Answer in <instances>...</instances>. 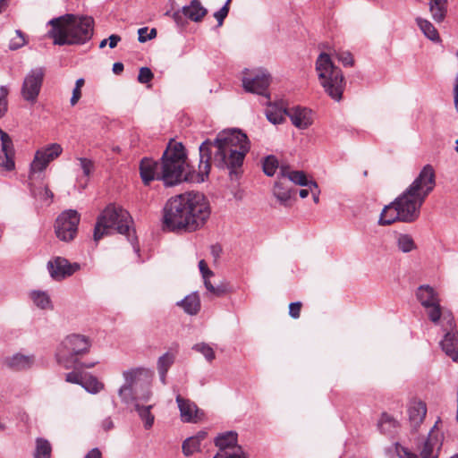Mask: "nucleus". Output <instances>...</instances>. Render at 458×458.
I'll return each mask as SVG.
<instances>
[{
	"mask_svg": "<svg viewBox=\"0 0 458 458\" xmlns=\"http://www.w3.org/2000/svg\"><path fill=\"white\" fill-rule=\"evenodd\" d=\"M84 458H102V454L98 448H92Z\"/></svg>",
	"mask_w": 458,
	"mask_h": 458,
	"instance_id": "59",
	"label": "nucleus"
},
{
	"mask_svg": "<svg viewBox=\"0 0 458 458\" xmlns=\"http://www.w3.org/2000/svg\"><path fill=\"white\" fill-rule=\"evenodd\" d=\"M429 12L436 22H442L447 13V0H428Z\"/></svg>",
	"mask_w": 458,
	"mask_h": 458,
	"instance_id": "32",
	"label": "nucleus"
},
{
	"mask_svg": "<svg viewBox=\"0 0 458 458\" xmlns=\"http://www.w3.org/2000/svg\"><path fill=\"white\" fill-rule=\"evenodd\" d=\"M424 309L426 310L427 315L432 323L437 325L440 318H443L444 319L447 320V324L449 325L450 328H454V318L451 314H447L442 310L440 301H437L436 303L434 302L433 304H430V306L425 307Z\"/></svg>",
	"mask_w": 458,
	"mask_h": 458,
	"instance_id": "25",
	"label": "nucleus"
},
{
	"mask_svg": "<svg viewBox=\"0 0 458 458\" xmlns=\"http://www.w3.org/2000/svg\"><path fill=\"white\" fill-rule=\"evenodd\" d=\"M16 34L18 35V38H13L11 40L9 47L12 50H16L25 44V39L21 30H16Z\"/></svg>",
	"mask_w": 458,
	"mask_h": 458,
	"instance_id": "51",
	"label": "nucleus"
},
{
	"mask_svg": "<svg viewBox=\"0 0 458 458\" xmlns=\"http://www.w3.org/2000/svg\"><path fill=\"white\" fill-rule=\"evenodd\" d=\"M301 309V303L300 301L292 302L289 305V315L293 318H298L300 317Z\"/></svg>",
	"mask_w": 458,
	"mask_h": 458,
	"instance_id": "52",
	"label": "nucleus"
},
{
	"mask_svg": "<svg viewBox=\"0 0 458 458\" xmlns=\"http://www.w3.org/2000/svg\"><path fill=\"white\" fill-rule=\"evenodd\" d=\"M66 381L70 383H74L81 386V382H83V378L81 376L76 372H70L66 374Z\"/></svg>",
	"mask_w": 458,
	"mask_h": 458,
	"instance_id": "54",
	"label": "nucleus"
},
{
	"mask_svg": "<svg viewBox=\"0 0 458 458\" xmlns=\"http://www.w3.org/2000/svg\"><path fill=\"white\" fill-rule=\"evenodd\" d=\"M242 81L245 91L269 98L267 89L271 76L266 70L258 69L252 72L246 70Z\"/></svg>",
	"mask_w": 458,
	"mask_h": 458,
	"instance_id": "10",
	"label": "nucleus"
},
{
	"mask_svg": "<svg viewBox=\"0 0 458 458\" xmlns=\"http://www.w3.org/2000/svg\"><path fill=\"white\" fill-rule=\"evenodd\" d=\"M13 142L9 135L0 129V172H10L15 167Z\"/></svg>",
	"mask_w": 458,
	"mask_h": 458,
	"instance_id": "14",
	"label": "nucleus"
},
{
	"mask_svg": "<svg viewBox=\"0 0 458 458\" xmlns=\"http://www.w3.org/2000/svg\"><path fill=\"white\" fill-rule=\"evenodd\" d=\"M416 23L421 32L430 40L438 41L439 35L436 28L433 24L428 20L422 19L420 17L416 18Z\"/></svg>",
	"mask_w": 458,
	"mask_h": 458,
	"instance_id": "36",
	"label": "nucleus"
},
{
	"mask_svg": "<svg viewBox=\"0 0 458 458\" xmlns=\"http://www.w3.org/2000/svg\"><path fill=\"white\" fill-rule=\"evenodd\" d=\"M436 426L429 431L428 436L423 443L420 456L421 458H437L442 446V436L435 430Z\"/></svg>",
	"mask_w": 458,
	"mask_h": 458,
	"instance_id": "18",
	"label": "nucleus"
},
{
	"mask_svg": "<svg viewBox=\"0 0 458 458\" xmlns=\"http://www.w3.org/2000/svg\"><path fill=\"white\" fill-rule=\"evenodd\" d=\"M397 426V421L386 413L382 414L378 421V428L384 434L392 433Z\"/></svg>",
	"mask_w": 458,
	"mask_h": 458,
	"instance_id": "40",
	"label": "nucleus"
},
{
	"mask_svg": "<svg viewBox=\"0 0 458 458\" xmlns=\"http://www.w3.org/2000/svg\"><path fill=\"white\" fill-rule=\"evenodd\" d=\"M435 185L434 168L426 165L412 183L394 199L401 213V222L411 223L420 216V208Z\"/></svg>",
	"mask_w": 458,
	"mask_h": 458,
	"instance_id": "3",
	"label": "nucleus"
},
{
	"mask_svg": "<svg viewBox=\"0 0 458 458\" xmlns=\"http://www.w3.org/2000/svg\"><path fill=\"white\" fill-rule=\"evenodd\" d=\"M81 98V89L74 88L72 89V95L70 99L71 106H75Z\"/></svg>",
	"mask_w": 458,
	"mask_h": 458,
	"instance_id": "56",
	"label": "nucleus"
},
{
	"mask_svg": "<svg viewBox=\"0 0 458 458\" xmlns=\"http://www.w3.org/2000/svg\"><path fill=\"white\" fill-rule=\"evenodd\" d=\"M292 188L288 182H276L273 189L274 196L284 205H286L292 196Z\"/></svg>",
	"mask_w": 458,
	"mask_h": 458,
	"instance_id": "35",
	"label": "nucleus"
},
{
	"mask_svg": "<svg viewBox=\"0 0 458 458\" xmlns=\"http://www.w3.org/2000/svg\"><path fill=\"white\" fill-rule=\"evenodd\" d=\"M148 401L132 400L134 409L137 411L140 419L142 420L144 428L149 429L154 425L155 416L151 412L154 404H145Z\"/></svg>",
	"mask_w": 458,
	"mask_h": 458,
	"instance_id": "22",
	"label": "nucleus"
},
{
	"mask_svg": "<svg viewBox=\"0 0 458 458\" xmlns=\"http://www.w3.org/2000/svg\"><path fill=\"white\" fill-rule=\"evenodd\" d=\"M47 269L53 279L61 281L80 270L81 265L76 262L70 263L64 258L56 257L47 262Z\"/></svg>",
	"mask_w": 458,
	"mask_h": 458,
	"instance_id": "13",
	"label": "nucleus"
},
{
	"mask_svg": "<svg viewBox=\"0 0 458 458\" xmlns=\"http://www.w3.org/2000/svg\"><path fill=\"white\" fill-rule=\"evenodd\" d=\"M278 168V161L274 156H268L263 162V171L267 176H273Z\"/></svg>",
	"mask_w": 458,
	"mask_h": 458,
	"instance_id": "44",
	"label": "nucleus"
},
{
	"mask_svg": "<svg viewBox=\"0 0 458 458\" xmlns=\"http://www.w3.org/2000/svg\"><path fill=\"white\" fill-rule=\"evenodd\" d=\"M229 4H230V0H226V2L224 4V6L220 10H218L217 12H216L214 13V17L217 21L218 26H221L223 24L224 20L228 15Z\"/></svg>",
	"mask_w": 458,
	"mask_h": 458,
	"instance_id": "48",
	"label": "nucleus"
},
{
	"mask_svg": "<svg viewBox=\"0 0 458 458\" xmlns=\"http://www.w3.org/2000/svg\"><path fill=\"white\" fill-rule=\"evenodd\" d=\"M9 89L7 86H0V118H2L7 111L8 100L7 96Z\"/></svg>",
	"mask_w": 458,
	"mask_h": 458,
	"instance_id": "45",
	"label": "nucleus"
},
{
	"mask_svg": "<svg viewBox=\"0 0 458 458\" xmlns=\"http://www.w3.org/2000/svg\"><path fill=\"white\" fill-rule=\"evenodd\" d=\"M238 434L235 431H226L219 434L215 438V445L219 449L217 454L232 452L236 447H242L237 444Z\"/></svg>",
	"mask_w": 458,
	"mask_h": 458,
	"instance_id": "20",
	"label": "nucleus"
},
{
	"mask_svg": "<svg viewBox=\"0 0 458 458\" xmlns=\"http://www.w3.org/2000/svg\"><path fill=\"white\" fill-rule=\"evenodd\" d=\"M280 174L284 178H287L290 182L304 187H310V182L307 179L306 174L302 171H291L286 166H281Z\"/></svg>",
	"mask_w": 458,
	"mask_h": 458,
	"instance_id": "31",
	"label": "nucleus"
},
{
	"mask_svg": "<svg viewBox=\"0 0 458 458\" xmlns=\"http://www.w3.org/2000/svg\"><path fill=\"white\" fill-rule=\"evenodd\" d=\"M192 437H194L196 440L198 439V442L201 444V442L207 437V432L203 430L199 431L197 434L192 436Z\"/></svg>",
	"mask_w": 458,
	"mask_h": 458,
	"instance_id": "61",
	"label": "nucleus"
},
{
	"mask_svg": "<svg viewBox=\"0 0 458 458\" xmlns=\"http://www.w3.org/2000/svg\"><path fill=\"white\" fill-rule=\"evenodd\" d=\"M456 56L458 57V51L456 52ZM454 102L455 108L458 112V72H457V75L455 78V84L454 87Z\"/></svg>",
	"mask_w": 458,
	"mask_h": 458,
	"instance_id": "57",
	"label": "nucleus"
},
{
	"mask_svg": "<svg viewBox=\"0 0 458 458\" xmlns=\"http://www.w3.org/2000/svg\"><path fill=\"white\" fill-rule=\"evenodd\" d=\"M108 45L110 48H114L121 41V37L116 34H112L108 38Z\"/></svg>",
	"mask_w": 458,
	"mask_h": 458,
	"instance_id": "58",
	"label": "nucleus"
},
{
	"mask_svg": "<svg viewBox=\"0 0 458 458\" xmlns=\"http://www.w3.org/2000/svg\"><path fill=\"white\" fill-rule=\"evenodd\" d=\"M395 221H401V213L394 200L383 208L378 224L380 225H389Z\"/></svg>",
	"mask_w": 458,
	"mask_h": 458,
	"instance_id": "29",
	"label": "nucleus"
},
{
	"mask_svg": "<svg viewBox=\"0 0 458 458\" xmlns=\"http://www.w3.org/2000/svg\"><path fill=\"white\" fill-rule=\"evenodd\" d=\"M213 458H248V454L242 447H236L232 452L216 454Z\"/></svg>",
	"mask_w": 458,
	"mask_h": 458,
	"instance_id": "47",
	"label": "nucleus"
},
{
	"mask_svg": "<svg viewBox=\"0 0 458 458\" xmlns=\"http://www.w3.org/2000/svg\"><path fill=\"white\" fill-rule=\"evenodd\" d=\"M336 58L344 65V66H352L353 65V57L350 52L343 51V52H335Z\"/></svg>",
	"mask_w": 458,
	"mask_h": 458,
	"instance_id": "49",
	"label": "nucleus"
},
{
	"mask_svg": "<svg viewBox=\"0 0 458 458\" xmlns=\"http://www.w3.org/2000/svg\"><path fill=\"white\" fill-rule=\"evenodd\" d=\"M176 304L189 315H196L200 310V301L197 293L187 295Z\"/></svg>",
	"mask_w": 458,
	"mask_h": 458,
	"instance_id": "30",
	"label": "nucleus"
},
{
	"mask_svg": "<svg viewBox=\"0 0 458 458\" xmlns=\"http://www.w3.org/2000/svg\"><path fill=\"white\" fill-rule=\"evenodd\" d=\"M182 13L185 17L198 22L202 20L208 11L199 0H192L189 5L182 7Z\"/></svg>",
	"mask_w": 458,
	"mask_h": 458,
	"instance_id": "28",
	"label": "nucleus"
},
{
	"mask_svg": "<svg viewBox=\"0 0 458 458\" xmlns=\"http://www.w3.org/2000/svg\"><path fill=\"white\" fill-rule=\"evenodd\" d=\"M138 40L140 43H144L147 40L153 39L157 37V30L151 29L148 30L147 27H143L138 30Z\"/></svg>",
	"mask_w": 458,
	"mask_h": 458,
	"instance_id": "46",
	"label": "nucleus"
},
{
	"mask_svg": "<svg viewBox=\"0 0 458 458\" xmlns=\"http://www.w3.org/2000/svg\"><path fill=\"white\" fill-rule=\"evenodd\" d=\"M211 208L206 196L199 191H187L172 197L164 208V225L172 232H195L208 220Z\"/></svg>",
	"mask_w": 458,
	"mask_h": 458,
	"instance_id": "2",
	"label": "nucleus"
},
{
	"mask_svg": "<svg viewBox=\"0 0 458 458\" xmlns=\"http://www.w3.org/2000/svg\"><path fill=\"white\" fill-rule=\"evenodd\" d=\"M288 108L283 102L269 103L265 110L267 119L273 124H281L285 121Z\"/></svg>",
	"mask_w": 458,
	"mask_h": 458,
	"instance_id": "23",
	"label": "nucleus"
},
{
	"mask_svg": "<svg viewBox=\"0 0 458 458\" xmlns=\"http://www.w3.org/2000/svg\"><path fill=\"white\" fill-rule=\"evenodd\" d=\"M140 174L145 185L154 180H161V164L152 158L144 157L140 164Z\"/></svg>",
	"mask_w": 458,
	"mask_h": 458,
	"instance_id": "17",
	"label": "nucleus"
},
{
	"mask_svg": "<svg viewBox=\"0 0 458 458\" xmlns=\"http://www.w3.org/2000/svg\"><path fill=\"white\" fill-rule=\"evenodd\" d=\"M287 116L292 123L300 130H305L313 123V114L310 109L302 106L288 108Z\"/></svg>",
	"mask_w": 458,
	"mask_h": 458,
	"instance_id": "16",
	"label": "nucleus"
},
{
	"mask_svg": "<svg viewBox=\"0 0 458 458\" xmlns=\"http://www.w3.org/2000/svg\"><path fill=\"white\" fill-rule=\"evenodd\" d=\"M62 151L63 148L57 143H52L38 150L30 165V180H33L37 174H40L44 171L52 160L62 154Z\"/></svg>",
	"mask_w": 458,
	"mask_h": 458,
	"instance_id": "12",
	"label": "nucleus"
},
{
	"mask_svg": "<svg viewBox=\"0 0 458 458\" xmlns=\"http://www.w3.org/2000/svg\"><path fill=\"white\" fill-rule=\"evenodd\" d=\"M113 427H114V425H113V421L111 420V419H110V418H107V419H106V420L103 421V428H104L106 430H109V429H111Z\"/></svg>",
	"mask_w": 458,
	"mask_h": 458,
	"instance_id": "63",
	"label": "nucleus"
},
{
	"mask_svg": "<svg viewBox=\"0 0 458 458\" xmlns=\"http://www.w3.org/2000/svg\"><path fill=\"white\" fill-rule=\"evenodd\" d=\"M35 363L33 355L15 353L4 360V364L11 369L20 371L30 369Z\"/></svg>",
	"mask_w": 458,
	"mask_h": 458,
	"instance_id": "21",
	"label": "nucleus"
},
{
	"mask_svg": "<svg viewBox=\"0 0 458 458\" xmlns=\"http://www.w3.org/2000/svg\"><path fill=\"white\" fill-rule=\"evenodd\" d=\"M78 165L82 170V173L86 178H89L94 169V163L92 160L86 157H78ZM88 182V179L81 184L82 188H85Z\"/></svg>",
	"mask_w": 458,
	"mask_h": 458,
	"instance_id": "42",
	"label": "nucleus"
},
{
	"mask_svg": "<svg viewBox=\"0 0 458 458\" xmlns=\"http://www.w3.org/2000/svg\"><path fill=\"white\" fill-rule=\"evenodd\" d=\"M199 271L202 275L204 284L206 289L215 296H221L226 293V287L223 284L214 286L210 281L209 277L213 276V272L208 267L205 260H200L199 262Z\"/></svg>",
	"mask_w": 458,
	"mask_h": 458,
	"instance_id": "26",
	"label": "nucleus"
},
{
	"mask_svg": "<svg viewBox=\"0 0 458 458\" xmlns=\"http://www.w3.org/2000/svg\"><path fill=\"white\" fill-rule=\"evenodd\" d=\"M53 197H54L53 192L49 189L45 188L44 189L43 199H52Z\"/></svg>",
	"mask_w": 458,
	"mask_h": 458,
	"instance_id": "64",
	"label": "nucleus"
},
{
	"mask_svg": "<svg viewBox=\"0 0 458 458\" xmlns=\"http://www.w3.org/2000/svg\"><path fill=\"white\" fill-rule=\"evenodd\" d=\"M81 386L90 394H98L104 388V384L98 381V379L95 377H89L88 378H83V382H81Z\"/></svg>",
	"mask_w": 458,
	"mask_h": 458,
	"instance_id": "41",
	"label": "nucleus"
},
{
	"mask_svg": "<svg viewBox=\"0 0 458 458\" xmlns=\"http://www.w3.org/2000/svg\"><path fill=\"white\" fill-rule=\"evenodd\" d=\"M200 446L201 444L198 442V439L196 440L192 437H187L182 445V454L187 457L191 456L194 454L200 452Z\"/></svg>",
	"mask_w": 458,
	"mask_h": 458,
	"instance_id": "39",
	"label": "nucleus"
},
{
	"mask_svg": "<svg viewBox=\"0 0 458 458\" xmlns=\"http://www.w3.org/2000/svg\"><path fill=\"white\" fill-rule=\"evenodd\" d=\"M30 298L41 310H51L53 308L51 299L47 292L33 290L30 293Z\"/></svg>",
	"mask_w": 458,
	"mask_h": 458,
	"instance_id": "34",
	"label": "nucleus"
},
{
	"mask_svg": "<svg viewBox=\"0 0 458 458\" xmlns=\"http://www.w3.org/2000/svg\"><path fill=\"white\" fill-rule=\"evenodd\" d=\"M427 414V405L421 400H412L408 406L409 420L412 428H416L424 421Z\"/></svg>",
	"mask_w": 458,
	"mask_h": 458,
	"instance_id": "19",
	"label": "nucleus"
},
{
	"mask_svg": "<svg viewBox=\"0 0 458 458\" xmlns=\"http://www.w3.org/2000/svg\"><path fill=\"white\" fill-rule=\"evenodd\" d=\"M153 78V72L148 67H141L139 72L138 81L140 83H147Z\"/></svg>",
	"mask_w": 458,
	"mask_h": 458,
	"instance_id": "50",
	"label": "nucleus"
},
{
	"mask_svg": "<svg viewBox=\"0 0 458 458\" xmlns=\"http://www.w3.org/2000/svg\"><path fill=\"white\" fill-rule=\"evenodd\" d=\"M176 403L183 422L196 423L202 420L204 413L194 403L182 398L180 394L176 396Z\"/></svg>",
	"mask_w": 458,
	"mask_h": 458,
	"instance_id": "15",
	"label": "nucleus"
},
{
	"mask_svg": "<svg viewBox=\"0 0 458 458\" xmlns=\"http://www.w3.org/2000/svg\"><path fill=\"white\" fill-rule=\"evenodd\" d=\"M132 218L129 212L114 204L108 205L98 216L94 228V241L98 242L105 235L116 232L127 236L135 251H139L134 231L131 233Z\"/></svg>",
	"mask_w": 458,
	"mask_h": 458,
	"instance_id": "5",
	"label": "nucleus"
},
{
	"mask_svg": "<svg viewBox=\"0 0 458 458\" xmlns=\"http://www.w3.org/2000/svg\"><path fill=\"white\" fill-rule=\"evenodd\" d=\"M51 453L52 447L47 439L41 437L36 439L34 458H51Z\"/></svg>",
	"mask_w": 458,
	"mask_h": 458,
	"instance_id": "37",
	"label": "nucleus"
},
{
	"mask_svg": "<svg viewBox=\"0 0 458 458\" xmlns=\"http://www.w3.org/2000/svg\"><path fill=\"white\" fill-rule=\"evenodd\" d=\"M153 371L138 367L123 372L124 383L118 390L122 402L130 403L132 400L149 401L152 396L151 384Z\"/></svg>",
	"mask_w": 458,
	"mask_h": 458,
	"instance_id": "6",
	"label": "nucleus"
},
{
	"mask_svg": "<svg viewBox=\"0 0 458 458\" xmlns=\"http://www.w3.org/2000/svg\"><path fill=\"white\" fill-rule=\"evenodd\" d=\"M45 74L44 67L32 68L26 73L21 87V96L23 100L31 105L38 101Z\"/></svg>",
	"mask_w": 458,
	"mask_h": 458,
	"instance_id": "9",
	"label": "nucleus"
},
{
	"mask_svg": "<svg viewBox=\"0 0 458 458\" xmlns=\"http://www.w3.org/2000/svg\"><path fill=\"white\" fill-rule=\"evenodd\" d=\"M440 345L445 353L454 361H458V333L454 331L447 332Z\"/></svg>",
	"mask_w": 458,
	"mask_h": 458,
	"instance_id": "24",
	"label": "nucleus"
},
{
	"mask_svg": "<svg viewBox=\"0 0 458 458\" xmlns=\"http://www.w3.org/2000/svg\"><path fill=\"white\" fill-rule=\"evenodd\" d=\"M192 349L200 352L208 361H212L215 359L213 348L206 343L196 344L192 346Z\"/></svg>",
	"mask_w": 458,
	"mask_h": 458,
	"instance_id": "43",
	"label": "nucleus"
},
{
	"mask_svg": "<svg viewBox=\"0 0 458 458\" xmlns=\"http://www.w3.org/2000/svg\"><path fill=\"white\" fill-rule=\"evenodd\" d=\"M184 17H185V15L182 13V9L174 12L173 14V19L178 26L184 25V23H185Z\"/></svg>",
	"mask_w": 458,
	"mask_h": 458,
	"instance_id": "55",
	"label": "nucleus"
},
{
	"mask_svg": "<svg viewBox=\"0 0 458 458\" xmlns=\"http://www.w3.org/2000/svg\"><path fill=\"white\" fill-rule=\"evenodd\" d=\"M316 72L325 91L339 101L344 89V78L340 68L335 66L327 53H321L316 60Z\"/></svg>",
	"mask_w": 458,
	"mask_h": 458,
	"instance_id": "7",
	"label": "nucleus"
},
{
	"mask_svg": "<svg viewBox=\"0 0 458 458\" xmlns=\"http://www.w3.org/2000/svg\"><path fill=\"white\" fill-rule=\"evenodd\" d=\"M123 71V64L122 63H114L113 65V72L116 74Z\"/></svg>",
	"mask_w": 458,
	"mask_h": 458,
	"instance_id": "62",
	"label": "nucleus"
},
{
	"mask_svg": "<svg viewBox=\"0 0 458 458\" xmlns=\"http://www.w3.org/2000/svg\"><path fill=\"white\" fill-rule=\"evenodd\" d=\"M396 244L402 252L407 253L416 248V244L410 234L399 233L396 236Z\"/></svg>",
	"mask_w": 458,
	"mask_h": 458,
	"instance_id": "38",
	"label": "nucleus"
},
{
	"mask_svg": "<svg viewBox=\"0 0 458 458\" xmlns=\"http://www.w3.org/2000/svg\"><path fill=\"white\" fill-rule=\"evenodd\" d=\"M89 349V342L84 335H68L57 349V362L64 368L69 369L71 367L69 360H73L74 356L85 353Z\"/></svg>",
	"mask_w": 458,
	"mask_h": 458,
	"instance_id": "8",
	"label": "nucleus"
},
{
	"mask_svg": "<svg viewBox=\"0 0 458 458\" xmlns=\"http://www.w3.org/2000/svg\"><path fill=\"white\" fill-rule=\"evenodd\" d=\"M250 148L247 135L240 130H224L214 141L207 140L200 144L198 171L187 172L183 145L171 141L162 156L161 181L165 186H174L183 181L203 182L208 177L211 159L218 168L227 169L231 179L237 178Z\"/></svg>",
	"mask_w": 458,
	"mask_h": 458,
	"instance_id": "1",
	"label": "nucleus"
},
{
	"mask_svg": "<svg viewBox=\"0 0 458 458\" xmlns=\"http://www.w3.org/2000/svg\"><path fill=\"white\" fill-rule=\"evenodd\" d=\"M175 357L173 353L167 352L160 356L157 360V371L160 381L165 385L166 373L170 367L174 364Z\"/></svg>",
	"mask_w": 458,
	"mask_h": 458,
	"instance_id": "33",
	"label": "nucleus"
},
{
	"mask_svg": "<svg viewBox=\"0 0 458 458\" xmlns=\"http://www.w3.org/2000/svg\"><path fill=\"white\" fill-rule=\"evenodd\" d=\"M309 189L312 194L314 202L318 203L320 191L318 189V183L315 181H311Z\"/></svg>",
	"mask_w": 458,
	"mask_h": 458,
	"instance_id": "53",
	"label": "nucleus"
},
{
	"mask_svg": "<svg viewBox=\"0 0 458 458\" xmlns=\"http://www.w3.org/2000/svg\"><path fill=\"white\" fill-rule=\"evenodd\" d=\"M399 458H419L416 454L408 452L406 449H402V452L398 451Z\"/></svg>",
	"mask_w": 458,
	"mask_h": 458,
	"instance_id": "60",
	"label": "nucleus"
},
{
	"mask_svg": "<svg viewBox=\"0 0 458 458\" xmlns=\"http://www.w3.org/2000/svg\"><path fill=\"white\" fill-rule=\"evenodd\" d=\"M416 297L423 308L440 301L438 293L428 284L419 286L416 291Z\"/></svg>",
	"mask_w": 458,
	"mask_h": 458,
	"instance_id": "27",
	"label": "nucleus"
},
{
	"mask_svg": "<svg viewBox=\"0 0 458 458\" xmlns=\"http://www.w3.org/2000/svg\"><path fill=\"white\" fill-rule=\"evenodd\" d=\"M80 215L77 211L69 209L63 212L55 221V231L57 238L68 242L72 240L78 230Z\"/></svg>",
	"mask_w": 458,
	"mask_h": 458,
	"instance_id": "11",
	"label": "nucleus"
},
{
	"mask_svg": "<svg viewBox=\"0 0 458 458\" xmlns=\"http://www.w3.org/2000/svg\"><path fill=\"white\" fill-rule=\"evenodd\" d=\"M47 32L55 45H83L89 41L94 32V20L87 15L67 13L48 21Z\"/></svg>",
	"mask_w": 458,
	"mask_h": 458,
	"instance_id": "4",
	"label": "nucleus"
}]
</instances>
